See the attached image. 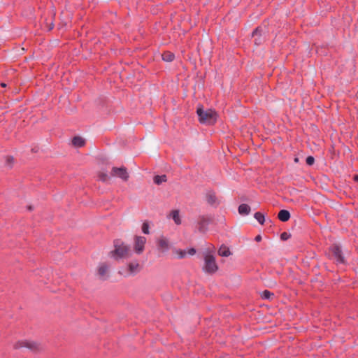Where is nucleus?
<instances>
[{"mask_svg": "<svg viewBox=\"0 0 358 358\" xmlns=\"http://www.w3.org/2000/svg\"><path fill=\"white\" fill-rule=\"evenodd\" d=\"M166 181V175H162V176H156L154 178V182L157 185H161L162 182Z\"/></svg>", "mask_w": 358, "mask_h": 358, "instance_id": "nucleus-19", "label": "nucleus"}, {"mask_svg": "<svg viewBox=\"0 0 358 358\" xmlns=\"http://www.w3.org/2000/svg\"><path fill=\"white\" fill-rule=\"evenodd\" d=\"M140 270V265L137 262H133L128 264V269L124 272L122 271H120V274H123L126 276L134 274L138 272Z\"/></svg>", "mask_w": 358, "mask_h": 358, "instance_id": "nucleus-9", "label": "nucleus"}, {"mask_svg": "<svg viewBox=\"0 0 358 358\" xmlns=\"http://www.w3.org/2000/svg\"><path fill=\"white\" fill-rule=\"evenodd\" d=\"M196 252V250L194 249V248H191L188 250V253L190 255H194Z\"/></svg>", "mask_w": 358, "mask_h": 358, "instance_id": "nucleus-27", "label": "nucleus"}, {"mask_svg": "<svg viewBox=\"0 0 358 358\" xmlns=\"http://www.w3.org/2000/svg\"><path fill=\"white\" fill-rule=\"evenodd\" d=\"M254 217L260 224H263L264 223V221H265L264 215L262 213H260V212L255 213Z\"/></svg>", "mask_w": 358, "mask_h": 358, "instance_id": "nucleus-20", "label": "nucleus"}, {"mask_svg": "<svg viewBox=\"0 0 358 358\" xmlns=\"http://www.w3.org/2000/svg\"><path fill=\"white\" fill-rule=\"evenodd\" d=\"M1 85L3 87H5L6 86V84H5V83H2L1 84Z\"/></svg>", "mask_w": 358, "mask_h": 358, "instance_id": "nucleus-31", "label": "nucleus"}, {"mask_svg": "<svg viewBox=\"0 0 358 358\" xmlns=\"http://www.w3.org/2000/svg\"><path fill=\"white\" fill-rule=\"evenodd\" d=\"M13 348L16 350L25 348L34 352H39L44 349V346L41 342L30 339L17 341L13 344Z\"/></svg>", "mask_w": 358, "mask_h": 358, "instance_id": "nucleus-1", "label": "nucleus"}, {"mask_svg": "<svg viewBox=\"0 0 358 358\" xmlns=\"http://www.w3.org/2000/svg\"><path fill=\"white\" fill-rule=\"evenodd\" d=\"M208 202H210V203H213V202L215 201V197H214V196H210L209 197V199H208Z\"/></svg>", "mask_w": 358, "mask_h": 358, "instance_id": "nucleus-29", "label": "nucleus"}, {"mask_svg": "<svg viewBox=\"0 0 358 358\" xmlns=\"http://www.w3.org/2000/svg\"><path fill=\"white\" fill-rule=\"evenodd\" d=\"M199 122L202 124H213L216 122L217 113L212 109L204 110L202 106H199L196 110Z\"/></svg>", "mask_w": 358, "mask_h": 358, "instance_id": "nucleus-2", "label": "nucleus"}, {"mask_svg": "<svg viewBox=\"0 0 358 358\" xmlns=\"http://www.w3.org/2000/svg\"><path fill=\"white\" fill-rule=\"evenodd\" d=\"M157 246L159 251L166 253L171 247L169 239L164 236H160L157 239Z\"/></svg>", "mask_w": 358, "mask_h": 358, "instance_id": "nucleus-5", "label": "nucleus"}, {"mask_svg": "<svg viewBox=\"0 0 358 358\" xmlns=\"http://www.w3.org/2000/svg\"><path fill=\"white\" fill-rule=\"evenodd\" d=\"M203 271L208 273H213L218 269L217 264L215 261V257L207 253L204 256V266L203 267Z\"/></svg>", "mask_w": 358, "mask_h": 358, "instance_id": "nucleus-4", "label": "nucleus"}, {"mask_svg": "<svg viewBox=\"0 0 358 358\" xmlns=\"http://www.w3.org/2000/svg\"><path fill=\"white\" fill-rule=\"evenodd\" d=\"M146 238L143 236H136L134 239V251L137 254H141L144 250Z\"/></svg>", "mask_w": 358, "mask_h": 358, "instance_id": "nucleus-7", "label": "nucleus"}, {"mask_svg": "<svg viewBox=\"0 0 358 358\" xmlns=\"http://www.w3.org/2000/svg\"><path fill=\"white\" fill-rule=\"evenodd\" d=\"M108 266L105 264H102L99 266L98 274L101 278L106 279L108 276Z\"/></svg>", "mask_w": 358, "mask_h": 358, "instance_id": "nucleus-11", "label": "nucleus"}, {"mask_svg": "<svg viewBox=\"0 0 358 358\" xmlns=\"http://www.w3.org/2000/svg\"><path fill=\"white\" fill-rule=\"evenodd\" d=\"M142 231L145 234H148L150 232H149V225L147 222H144L142 225Z\"/></svg>", "mask_w": 358, "mask_h": 358, "instance_id": "nucleus-22", "label": "nucleus"}, {"mask_svg": "<svg viewBox=\"0 0 358 358\" xmlns=\"http://www.w3.org/2000/svg\"><path fill=\"white\" fill-rule=\"evenodd\" d=\"M72 143L76 147H82L84 145L85 141L81 137L76 136L73 138Z\"/></svg>", "mask_w": 358, "mask_h": 358, "instance_id": "nucleus-18", "label": "nucleus"}, {"mask_svg": "<svg viewBox=\"0 0 358 358\" xmlns=\"http://www.w3.org/2000/svg\"><path fill=\"white\" fill-rule=\"evenodd\" d=\"M355 180H358V176H355Z\"/></svg>", "mask_w": 358, "mask_h": 358, "instance_id": "nucleus-32", "label": "nucleus"}, {"mask_svg": "<svg viewBox=\"0 0 358 358\" xmlns=\"http://www.w3.org/2000/svg\"><path fill=\"white\" fill-rule=\"evenodd\" d=\"M294 161L297 162H298V159L295 158Z\"/></svg>", "mask_w": 358, "mask_h": 358, "instance_id": "nucleus-33", "label": "nucleus"}, {"mask_svg": "<svg viewBox=\"0 0 358 358\" xmlns=\"http://www.w3.org/2000/svg\"><path fill=\"white\" fill-rule=\"evenodd\" d=\"M306 164L309 166H311L314 164V162H315V159L312 156H308L307 158H306Z\"/></svg>", "mask_w": 358, "mask_h": 358, "instance_id": "nucleus-24", "label": "nucleus"}, {"mask_svg": "<svg viewBox=\"0 0 358 358\" xmlns=\"http://www.w3.org/2000/svg\"><path fill=\"white\" fill-rule=\"evenodd\" d=\"M111 175L113 176H117L122 180L127 181L129 178V173L125 167H113L112 169Z\"/></svg>", "mask_w": 358, "mask_h": 358, "instance_id": "nucleus-6", "label": "nucleus"}, {"mask_svg": "<svg viewBox=\"0 0 358 358\" xmlns=\"http://www.w3.org/2000/svg\"><path fill=\"white\" fill-rule=\"evenodd\" d=\"M6 160L8 164H11L13 161V158L12 157H8Z\"/></svg>", "mask_w": 358, "mask_h": 358, "instance_id": "nucleus-28", "label": "nucleus"}, {"mask_svg": "<svg viewBox=\"0 0 358 358\" xmlns=\"http://www.w3.org/2000/svg\"><path fill=\"white\" fill-rule=\"evenodd\" d=\"M332 255L337 263L343 264L345 262L341 248L338 245H334L331 248Z\"/></svg>", "mask_w": 358, "mask_h": 358, "instance_id": "nucleus-8", "label": "nucleus"}, {"mask_svg": "<svg viewBox=\"0 0 358 358\" xmlns=\"http://www.w3.org/2000/svg\"><path fill=\"white\" fill-rule=\"evenodd\" d=\"M262 31H263V29L261 27H257L252 32V37L255 38V43L256 44H259L261 43L260 39L257 38V36H260L262 34Z\"/></svg>", "mask_w": 358, "mask_h": 358, "instance_id": "nucleus-17", "label": "nucleus"}, {"mask_svg": "<svg viewBox=\"0 0 358 358\" xmlns=\"http://www.w3.org/2000/svg\"><path fill=\"white\" fill-rule=\"evenodd\" d=\"M278 217L282 222H287L290 218V213L287 210H281L278 213Z\"/></svg>", "mask_w": 358, "mask_h": 358, "instance_id": "nucleus-12", "label": "nucleus"}, {"mask_svg": "<svg viewBox=\"0 0 358 358\" xmlns=\"http://www.w3.org/2000/svg\"><path fill=\"white\" fill-rule=\"evenodd\" d=\"M218 254L222 257H229L231 255V252H230L229 248L225 245H222L218 250Z\"/></svg>", "mask_w": 358, "mask_h": 358, "instance_id": "nucleus-15", "label": "nucleus"}, {"mask_svg": "<svg viewBox=\"0 0 358 358\" xmlns=\"http://www.w3.org/2000/svg\"><path fill=\"white\" fill-rule=\"evenodd\" d=\"M274 296L273 293L268 290H264L261 293V296L265 299H270Z\"/></svg>", "mask_w": 358, "mask_h": 358, "instance_id": "nucleus-21", "label": "nucleus"}, {"mask_svg": "<svg viewBox=\"0 0 358 358\" xmlns=\"http://www.w3.org/2000/svg\"><path fill=\"white\" fill-rule=\"evenodd\" d=\"M255 239L256 241L259 242L262 240V236L260 235H257Z\"/></svg>", "mask_w": 358, "mask_h": 358, "instance_id": "nucleus-30", "label": "nucleus"}, {"mask_svg": "<svg viewBox=\"0 0 358 358\" xmlns=\"http://www.w3.org/2000/svg\"><path fill=\"white\" fill-rule=\"evenodd\" d=\"M289 236H290L289 234H287V232H283L280 235V238L283 241H286L289 238Z\"/></svg>", "mask_w": 358, "mask_h": 358, "instance_id": "nucleus-26", "label": "nucleus"}, {"mask_svg": "<svg viewBox=\"0 0 358 358\" xmlns=\"http://www.w3.org/2000/svg\"><path fill=\"white\" fill-rule=\"evenodd\" d=\"M208 218L206 217L205 216H200L198 221L199 230L202 232L205 231L206 229V226L208 224Z\"/></svg>", "mask_w": 358, "mask_h": 358, "instance_id": "nucleus-10", "label": "nucleus"}, {"mask_svg": "<svg viewBox=\"0 0 358 358\" xmlns=\"http://www.w3.org/2000/svg\"><path fill=\"white\" fill-rule=\"evenodd\" d=\"M162 59L164 61L168 62H172L175 58L174 54L169 51L164 52L162 55Z\"/></svg>", "mask_w": 358, "mask_h": 358, "instance_id": "nucleus-16", "label": "nucleus"}, {"mask_svg": "<svg viewBox=\"0 0 358 358\" xmlns=\"http://www.w3.org/2000/svg\"><path fill=\"white\" fill-rule=\"evenodd\" d=\"M99 178L102 181H107L109 179V176L104 173H101L99 174Z\"/></svg>", "mask_w": 358, "mask_h": 358, "instance_id": "nucleus-23", "label": "nucleus"}, {"mask_svg": "<svg viewBox=\"0 0 358 358\" xmlns=\"http://www.w3.org/2000/svg\"><path fill=\"white\" fill-rule=\"evenodd\" d=\"M176 254L178 255L179 258H184L186 256L187 252L185 250H177Z\"/></svg>", "mask_w": 358, "mask_h": 358, "instance_id": "nucleus-25", "label": "nucleus"}, {"mask_svg": "<svg viewBox=\"0 0 358 358\" xmlns=\"http://www.w3.org/2000/svg\"><path fill=\"white\" fill-rule=\"evenodd\" d=\"M114 247L115 250L110 252V255L116 259L120 258H128L131 255L130 247L119 240L115 241Z\"/></svg>", "mask_w": 358, "mask_h": 358, "instance_id": "nucleus-3", "label": "nucleus"}, {"mask_svg": "<svg viewBox=\"0 0 358 358\" xmlns=\"http://www.w3.org/2000/svg\"><path fill=\"white\" fill-rule=\"evenodd\" d=\"M250 207L248 204L243 203L238 207V213L242 215H247L250 213Z\"/></svg>", "mask_w": 358, "mask_h": 358, "instance_id": "nucleus-13", "label": "nucleus"}, {"mask_svg": "<svg viewBox=\"0 0 358 358\" xmlns=\"http://www.w3.org/2000/svg\"><path fill=\"white\" fill-rule=\"evenodd\" d=\"M170 217L173 220L174 222L179 225L181 224V219L178 210H173L170 213Z\"/></svg>", "mask_w": 358, "mask_h": 358, "instance_id": "nucleus-14", "label": "nucleus"}]
</instances>
